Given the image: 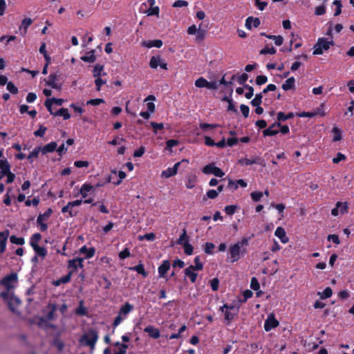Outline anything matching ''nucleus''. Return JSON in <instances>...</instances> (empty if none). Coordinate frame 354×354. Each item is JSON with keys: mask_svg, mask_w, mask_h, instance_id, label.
I'll use <instances>...</instances> for the list:
<instances>
[{"mask_svg": "<svg viewBox=\"0 0 354 354\" xmlns=\"http://www.w3.org/2000/svg\"><path fill=\"white\" fill-rule=\"evenodd\" d=\"M250 239V237H243L240 241L230 245L228 258L231 263L238 261L248 253V246Z\"/></svg>", "mask_w": 354, "mask_h": 354, "instance_id": "nucleus-1", "label": "nucleus"}, {"mask_svg": "<svg viewBox=\"0 0 354 354\" xmlns=\"http://www.w3.org/2000/svg\"><path fill=\"white\" fill-rule=\"evenodd\" d=\"M98 333L93 328H90L88 331L83 334L80 339V342L82 345L88 346L91 348V354L95 349L96 342L98 339Z\"/></svg>", "mask_w": 354, "mask_h": 354, "instance_id": "nucleus-2", "label": "nucleus"}, {"mask_svg": "<svg viewBox=\"0 0 354 354\" xmlns=\"http://www.w3.org/2000/svg\"><path fill=\"white\" fill-rule=\"evenodd\" d=\"M334 45L333 41H328L326 38H319L314 46L313 55H322L324 50H327L330 46Z\"/></svg>", "mask_w": 354, "mask_h": 354, "instance_id": "nucleus-3", "label": "nucleus"}, {"mask_svg": "<svg viewBox=\"0 0 354 354\" xmlns=\"http://www.w3.org/2000/svg\"><path fill=\"white\" fill-rule=\"evenodd\" d=\"M53 211L52 208H48L44 214H39L37 218V225L41 232H46L48 230V224L45 223Z\"/></svg>", "mask_w": 354, "mask_h": 354, "instance_id": "nucleus-4", "label": "nucleus"}, {"mask_svg": "<svg viewBox=\"0 0 354 354\" xmlns=\"http://www.w3.org/2000/svg\"><path fill=\"white\" fill-rule=\"evenodd\" d=\"M17 274L12 272L11 274L6 275L2 279L0 280L1 284L3 285L7 290H10L14 288V283L17 281Z\"/></svg>", "mask_w": 354, "mask_h": 354, "instance_id": "nucleus-5", "label": "nucleus"}, {"mask_svg": "<svg viewBox=\"0 0 354 354\" xmlns=\"http://www.w3.org/2000/svg\"><path fill=\"white\" fill-rule=\"evenodd\" d=\"M202 171L205 174H213L216 177L222 178L225 173L218 167H216L214 163H210L205 165Z\"/></svg>", "mask_w": 354, "mask_h": 354, "instance_id": "nucleus-6", "label": "nucleus"}, {"mask_svg": "<svg viewBox=\"0 0 354 354\" xmlns=\"http://www.w3.org/2000/svg\"><path fill=\"white\" fill-rule=\"evenodd\" d=\"M183 162L188 164L189 161L187 159H183L182 161L176 162L172 167H168L167 169L162 171L161 176L167 178L175 176L177 174L179 166Z\"/></svg>", "mask_w": 354, "mask_h": 354, "instance_id": "nucleus-7", "label": "nucleus"}, {"mask_svg": "<svg viewBox=\"0 0 354 354\" xmlns=\"http://www.w3.org/2000/svg\"><path fill=\"white\" fill-rule=\"evenodd\" d=\"M348 209V205L346 202H339L338 201L335 204V207L331 210V214L334 216H338L339 213L342 214H344L347 213Z\"/></svg>", "mask_w": 354, "mask_h": 354, "instance_id": "nucleus-8", "label": "nucleus"}, {"mask_svg": "<svg viewBox=\"0 0 354 354\" xmlns=\"http://www.w3.org/2000/svg\"><path fill=\"white\" fill-rule=\"evenodd\" d=\"M279 324V321L275 318L273 314H270L268 316L264 323V329L268 332L273 328L277 327Z\"/></svg>", "mask_w": 354, "mask_h": 354, "instance_id": "nucleus-9", "label": "nucleus"}, {"mask_svg": "<svg viewBox=\"0 0 354 354\" xmlns=\"http://www.w3.org/2000/svg\"><path fill=\"white\" fill-rule=\"evenodd\" d=\"M279 127H281V122L278 120L274 122L269 128L263 131V136L264 137L276 136L279 133V131L275 128H279Z\"/></svg>", "mask_w": 354, "mask_h": 354, "instance_id": "nucleus-10", "label": "nucleus"}, {"mask_svg": "<svg viewBox=\"0 0 354 354\" xmlns=\"http://www.w3.org/2000/svg\"><path fill=\"white\" fill-rule=\"evenodd\" d=\"M57 80L58 75L57 73H50L46 81V84L52 88L59 90L61 89V85L57 83Z\"/></svg>", "mask_w": 354, "mask_h": 354, "instance_id": "nucleus-11", "label": "nucleus"}, {"mask_svg": "<svg viewBox=\"0 0 354 354\" xmlns=\"http://www.w3.org/2000/svg\"><path fill=\"white\" fill-rule=\"evenodd\" d=\"M9 233L10 232L8 230H6L3 232H0V255L3 254L6 250V245Z\"/></svg>", "mask_w": 354, "mask_h": 354, "instance_id": "nucleus-12", "label": "nucleus"}, {"mask_svg": "<svg viewBox=\"0 0 354 354\" xmlns=\"http://www.w3.org/2000/svg\"><path fill=\"white\" fill-rule=\"evenodd\" d=\"M261 21L258 17H248L245 20V27L250 30L252 27L257 28L260 26Z\"/></svg>", "mask_w": 354, "mask_h": 354, "instance_id": "nucleus-13", "label": "nucleus"}, {"mask_svg": "<svg viewBox=\"0 0 354 354\" xmlns=\"http://www.w3.org/2000/svg\"><path fill=\"white\" fill-rule=\"evenodd\" d=\"M171 266L170 262L169 260H165L162 261V264L158 267V272L159 274V277L164 278L168 270H169Z\"/></svg>", "mask_w": 354, "mask_h": 354, "instance_id": "nucleus-14", "label": "nucleus"}, {"mask_svg": "<svg viewBox=\"0 0 354 354\" xmlns=\"http://www.w3.org/2000/svg\"><path fill=\"white\" fill-rule=\"evenodd\" d=\"M144 332L147 333L150 337L153 339H158L160 336L159 330L151 325L145 328Z\"/></svg>", "mask_w": 354, "mask_h": 354, "instance_id": "nucleus-15", "label": "nucleus"}, {"mask_svg": "<svg viewBox=\"0 0 354 354\" xmlns=\"http://www.w3.org/2000/svg\"><path fill=\"white\" fill-rule=\"evenodd\" d=\"M241 307V303H239V301L237 302H234L232 304H225L223 306L220 308V310L221 312H224V309H226V310L228 311H233V312H239V308Z\"/></svg>", "mask_w": 354, "mask_h": 354, "instance_id": "nucleus-16", "label": "nucleus"}, {"mask_svg": "<svg viewBox=\"0 0 354 354\" xmlns=\"http://www.w3.org/2000/svg\"><path fill=\"white\" fill-rule=\"evenodd\" d=\"M274 235L277 236L283 243H286L289 241L288 237L286 236L285 230L282 227H278L276 229Z\"/></svg>", "mask_w": 354, "mask_h": 354, "instance_id": "nucleus-17", "label": "nucleus"}, {"mask_svg": "<svg viewBox=\"0 0 354 354\" xmlns=\"http://www.w3.org/2000/svg\"><path fill=\"white\" fill-rule=\"evenodd\" d=\"M62 213L63 214H66V213H68V216H66V217H75L77 214H78V211L77 210H75L74 209V208H73V207L71 205H70V203L68 202L67 203L66 205L64 206L62 208V210H61Z\"/></svg>", "mask_w": 354, "mask_h": 354, "instance_id": "nucleus-18", "label": "nucleus"}, {"mask_svg": "<svg viewBox=\"0 0 354 354\" xmlns=\"http://www.w3.org/2000/svg\"><path fill=\"white\" fill-rule=\"evenodd\" d=\"M163 42L160 39H155V40H148L144 41L142 42V46L147 47L148 48H151L153 47L160 48L162 47Z\"/></svg>", "mask_w": 354, "mask_h": 354, "instance_id": "nucleus-19", "label": "nucleus"}, {"mask_svg": "<svg viewBox=\"0 0 354 354\" xmlns=\"http://www.w3.org/2000/svg\"><path fill=\"white\" fill-rule=\"evenodd\" d=\"M73 271H69L66 275L62 277L61 278L57 279L56 281H54L53 285L55 286H59L62 283H68L71 279Z\"/></svg>", "mask_w": 354, "mask_h": 354, "instance_id": "nucleus-20", "label": "nucleus"}, {"mask_svg": "<svg viewBox=\"0 0 354 354\" xmlns=\"http://www.w3.org/2000/svg\"><path fill=\"white\" fill-rule=\"evenodd\" d=\"M80 252L85 254L86 259H90L94 256L95 250L94 248H88L86 245H83L80 248Z\"/></svg>", "mask_w": 354, "mask_h": 354, "instance_id": "nucleus-21", "label": "nucleus"}, {"mask_svg": "<svg viewBox=\"0 0 354 354\" xmlns=\"http://www.w3.org/2000/svg\"><path fill=\"white\" fill-rule=\"evenodd\" d=\"M57 147V145L56 142H51L41 147V152L43 154L53 152L56 150Z\"/></svg>", "mask_w": 354, "mask_h": 354, "instance_id": "nucleus-22", "label": "nucleus"}, {"mask_svg": "<svg viewBox=\"0 0 354 354\" xmlns=\"http://www.w3.org/2000/svg\"><path fill=\"white\" fill-rule=\"evenodd\" d=\"M129 270L137 272V273L141 274L143 278H146L148 276V272L145 271L144 265L142 263H140L136 266L129 268Z\"/></svg>", "mask_w": 354, "mask_h": 354, "instance_id": "nucleus-23", "label": "nucleus"}, {"mask_svg": "<svg viewBox=\"0 0 354 354\" xmlns=\"http://www.w3.org/2000/svg\"><path fill=\"white\" fill-rule=\"evenodd\" d=\"M32 21L29 17H26L24 19L21 21V26L19 28V30L21 31L22 35H26L27 32V29L28 27L32 24Z\"/></svg>", "mask_w": 354, "mask_h": 354, "instance_id": "nucleus-24", "label": "nucleus"}, {"mask_svg": "<svg viewBox=\"0 0 354 354\" xmlns=\"http://www.w3.org/2000/svg\"><path fill=\"white\" fill-rule=\"evenodd\" d=\"M95 50H91L89 51L87 55L82 56L80 57L81 60L87 63H94L96 60V57L95 55Z\"/></svg>", "mask_w": 354, "mask_h": 354, "instance_id": "nucleus-25", "label": "nucleus"}, {"mask_svg": "<svg viewBox=\"0 0 354 354\" xmlns=\"http://www.w3.org/2000/svg\"><path fill=\"white\" fill-rule=\"evenodd\" d=\"M295 79L294 77L288 78L285 83L282 84V89L284 91H288L295 88Z\"/></svg>", "mask_w": 354, "mask_h": 354, "instance_id": "nucleus-26", "label": "nucleus"}, {"mask_svg": "<svg viewBox=\"0 0 354 354\" xmlns=\"http://www.w3.org/2000/svg\"><path fill=\"white\" fill-rule=\"evenodd\" d=\"M0 169L1 174H2L3 175L8 174V173L10 171V166L6 159L1 160Z\"/></svg>", "mask_w": 354, "mask_h": 354, "instance_id": "nucleus-27", "label": "nucleus"}, {"mask_svg": "<svg viewBox=\"0 0 354 354\" xmlns=\"http://www.w3.org/2000/svg\"><path fill=\"white\" fill-rule=\"evenodd\" d=\"M194 271L196 270L189 269V266L184 270L185 274L189 278L192 283H195L198 277V274Z\"/></svg>", "mask_w": 354, "mask_h": 354, "instance_id": "nucleus-28", "label": "nucleus"}, {"mask_svg": "<svg viewBox=\"0 0 354 354\" xmlns=\"http://www.w3.org/2000/svg\"><path fill=\"white\" fill-rule=\"evenodd\" d=\"M48 308L50 310L46 315V319L48 320H53L55 318V314L57 310V306L54 304H49Z\"/></svg>", "mask_w": 354, "mask_h": 354, "instance_id": "nucleus-29", "label": "nucleus"}, {"mask_svg": "<svg viewBox=\"0 0 354 354\" xmlns=\"http://www.w3.org/2000/svg\"><path fill=\"white\" fill-rule=\"evenodd\" d=\"M94 187L90 184L84 183L82 185L80 193L83 198L87 196V193L90 192Z\"/></svg>", "mask_w": 354, "mask_h": 354, "instance_id": "nucleus-30", "label": "nucleus"}, {"mask_svg": "<svg viewBox=\"0 0 354 354\" xmlns=\"http://www.w3.org/2000/svg\"><path fill=\"white\" fill-rule=\"evenodd\" d=\"M294 117L292 112H289L288 114H285L283 112H279L277 113V119L280 122L281 121H286V120L291 119Z\"/></svg>", "mask_w": 354, "mask_h": 354, "instance_id": "nucleus-31", "label": "nucleus"}, {"mask_svg": "<svg viewBox=\"0 0 354 354\" xmlns=\"http://www.w3.org/2000/svg\"><path fill=\"white\" fill-rule=\"evenodd\" d=\"M133 306L131 304L127 302L123 306H122V307L120 308L119 314L120 315H126L129 314L133 310Z\"/></svg>", "mask_w": 354, "mask_h": 354, "instance_id": "nucleus-32", "label": "nucleus"}, {"mask_svg": "<svg viewBox=\"0 0 354 354\" xmlns=\"http://www.w3.org/2000/svg\"><path fill=\"white\" fill-rule=\"evenodd\" d=\"M160 56H152L149 61V66L153 69H156L160 65Z\"/></svg>", "mask_w": 354, "mask_h": 354, "instance_id": "nucleus-33", "label": "nucleus"}, {"mask_svg": "<svg viewBox=\"0 0 354 354\" xmlns=\"http://www.w3.org/2000/svg\"><path fill=\"white\" fill-rule=\"evenodd\" d=\"M195 265H190L189 269L195 270L196 271L202 270L203 268V264L200 261V257L197 256L194 258Z\"/></svg>", "mask_w": 354, "mask_h": 354, "instance_id": "nucleus-34", "label": "nucleus"}, {"mask_svg": "<svg viewBox=\"0 0 354 354\" xmlns=\"http://www.w3.org/2000/svg\"><path fill=\"white\" fill-rule=\"evenodd\" d=\"M203 250L206 254H213L215 245L212 242H206L203 246Z\"/></svg>", "mask_w": 354, "mask_h": 354, "instance_id": "nucleus-35", "label": "nucleus"}, {"mask_svg": "<svg viewBox=\"0 0 354 354\" xmlns=\"http://www.w3.org/2000/svg\"><path fill=\"white\" fill-rule=\"evenodd\" d=\"M55 116H62L64 120H68L71 118V115L66 108H61L57 111L55 112Z\"/></svg>", "mask_w": 354, "mask_h": 354, "instance_id": "nucleus-36", "label": "nucleus"}, {"mask_svg": "<svg viewBox=\"0 0 354 354\" xmlns=\"http://www.w3.org/2000/svg\"><path fill=\"white\" fill-rule=\"evenodd\" d=\"M32 248L35 253L41 257H45L47 255V250L44 247L35 244Z\"/></svg>", "mask_w": 354, "mask_h": 354, "instance_id": "nucleus-37", "label": "nucleus"}, {"mask_svg": "<svg viewBox=\"0 0 354 354\" xmlns=\"http://www.w3.org/2000/svg\"><path fill=\"white\" fill-rule=\"evenodd\" d=\"M262 99L263 93H257L254 98L251 100L250 104L252 106H257V105H261L262 103Z\"/></svg>", "mask_w": 354, "mask_h": 354, "instance_id": "nucleus-38", "label": "nucleus"}, {"mask_svg": "<svg viewBox=\"0 0 354 354\" xmlns=\"http://www.w3.org/2000/svg\"><path fill=\"white\" fill-rule=\"evenodd\" d=\"M241 165H251L253 164L259 163L258 158L249 159L248 158H241L239 160Z\"/></svg>", "mask_w": 354, "mask_h": 354, "instance_id": "nucleus-39", "label": "nucleus"}, {"mask_svg": "<svg viewBox=\"0 0 354 354\" xmlns=\"http://www.w3.org/2000/svg\"><path fill=\"white\" fill-rule=\"evenodd\" d=\"M208 81L203 77L198 78L195 81V86L198 88H207Z\"/></svg>", "mask_w": 354, "mask_h": 354, "instance_id": "nucleus-40", "label": "nucleus"}, {"mask_svg": "<svg viewBox=\"0 0 354 354\" xmlns=\"http://www.w3.org/2000/svg\"><path fill=\"white\" fill-rule=\"evenodd\" d=\"M268 39L274 40L275 45L278 46L282 45L283 42V37L281 35H270L269 36H268Z\"/></svg>", "mask_w": 354, "mask_h": 354, "instance_id": "nucleus-41", "label": "nucleus"}, {"mask_svg": "<svg viewBox=\"0 0 354 354\" xmlns=\"http://www.w3.org/2000/svg\"><path fill=\"white\" fill-rule=\"evenodd\" d=\"M10 241L13 244L19 245H22L25 243V240L24 238L17 237L15 235H12L10 237Z\"/></svg>", "mask_w": 354, "mask_h": 354, "instance_id": "nucleus-42", "label": "nucleus"}, {"mask_svg": "<svg viewBox=\"0 0 354 354\" xmlns=\"http://www.w3.org/2000/svg\"><path fill=\"white\" fill-rule=\"evenodd\" d=\"M104 70V66L100 64H96L93 70V75L94 77H98L101 76V73Z\"/></svg>", "mask_w": 354, "mask_h": 354, "instance_id": "nucleus-43", "label": "nucleus"}, {"mask_svg": "<svg viewBox=\"0 0 354 354\" xmlns=\"http://www.w3.org/2000/svg\"><path fill=\"white\" fill-rule=\"evenodd\" d=\"M332 294H333V290L330 287L326 288L322 293L321 292L318 293V295H320V298L322 299L330 297Z\"/></svg>", "mask_w": 354, "mask_h": 354, "instance_id": "nucleus-44", "label": "nucleus"}, {"mask_svg": "<svg viewBox=\"0 0 354 354\" xmlns=\"http://www.w3.org/2000/svg\"><path fill=\"white\" fill-rule=\"evenodd\" d=\"M41 239V235L39 233L34 234L31 236L30 241V244L31 247L33 248V245L35 244L38 245V243L40 241Z\"/></svg>", "mask_w": 354, "mask_h": 354, "instance_id": "nucleus-45", "label": "nucleus"}, {"mask_svg": "<svg viewBox=\"0 0 354 354\" xmlns=\"http://www.w3.org/2000/svg\"><path fill=\"white\" fill-rule=\"evenodd\" d=\"M276 52H277V50L273 46L269 48L268 46H266L260 50V54L261 55H266V54L274 55L276 53Z\"/></svg>", "mask_w": 354, "mask_h": 354, "instance_id": "nucleus-46", "label": "nucleus"}, {"mask_svg": "<svg viewBox=\"0 0 354 354\" xmlns=\"http://www.w3.org/2000/svg\"><path fill=\"white\" fill-rule=\"evenodd\" d=\"M189 241V237L187 235V231L185 229H183L182 234L180 236L179 239L177 241V243L179 245H183L185 242Z\"/></svg>", "mask_w": 354, "mask_h": 354, "instance_id": "nucleus-47", "label": "nucleus"}, {"mask_svg": "<svg viewBox=\"0 0 354 354\" xmlns=\"http://www.w3.org/2000/svg\"><path fill=\"white\" fill-rule=\"evenodd\" d=\"M319 114L318 111H303L297 113V116L300 118H313Z\"/></svg>", "mask_w": 354, "mask_h": 354, "instance_id": "nucleus-48", "label": "nucleus"}, {"mask_svg": "<svg viewBox=\"0 0 354 354\" xmlns=\"http://www.w3.org/2000/svg\"><path fill=\"white\" fill-rule=\"evenodd\" d=\"M7 90L13 95H16L19 93L18 88L12 82H8L7 83Z\"/></svg>", "mask_w": 354, "mask_h": 354, "instance_id": "nucleus-49", "label": "nucleus"}, {"mask_svg": "<svg viewBox=\"0 0 354 354\" xmlns=\"http://www.w3.org/2000/svg\"><path fill=\"white\" fill-rule=\"evenodd\" d=\"M237 209H238L237 205H230L225 206L224 211L226 213V214L231 216L235 213V212Z\"/></svg>", "mask_w": 354, "mask_h": 354, "instance_id": "nucleus-50", "label": "nucleus"}, {"mask_svg": "<svg viewBox=\"0 0 354 354\" xmlns=\"http://www.w3.org/2000/svg\"><path fill=\"white\" fill-rule=\"evenodd\" d=\"M77 259H70L68 261V268L71 269L70 271H73V273L77 269Z\"/></svg>", "mask_w": 354, "mask_h": 354, "instance_id": "nucleus-51", "label": "nucleus"}, {"mask_svg": "<svg viewBox=\"0 0 354 354\" xmlns=\"http://www.w3.org/2000/svg\"><path fill=\"white\" fill-rule=\"evenodd\" d=\"M333 4L336 6L334 16L339 15L342 12V7L341 1L340 0H335L333 2Z\"/></svg>", "mask_w": 354, "mask_h": 354, "instance_id": "nucleus-52", "label": "nucleus"}, {"mask_svg": "<svg viewBox=\"0 0 354 354\" xmlns=\"http://www.w3.org/2000/svg\"><path fill=\"white\" fill-rule=\"evenodd\" d=\"M244 88H245L246 90H248V91L245 93V97L247 98V99H251L252 97L254 95V88L252 86L248 85V84H244Z\"/></svg>", "mask_w": 354, "mask_h": 354, "instance_id": "nucleus-53", "label": "nucleus"}, {"mask_svg": "<svg viewBox=\"0 0 354 354\" xmlns=\"http://www.w3.org/2000/svg\"><path fill=\"white\" fill-rule=\"evenodd\" d=\"M184 252L187 255H192L193 254V246L188 242L183 243Z\"/></svg>", "mask_w": 354, "mask_h": 354, "instance_id": "nucleus-54", "label": "nucleus"}, {"mask_svg": "<svg viewBox=\"0 0 354 354\" xmlns=\"http://www.w3.org/2000/svg\"><path fill=\"white\" fill-rule=\"evenodd\" d=\"M239 312H233V311H228L226 310L225 312V319L228 321V322H231L235 316L238 315Z\"/></svg>", "mask_w": 354, "mask_h": 354, "instance_id": "nucleus-55", "label": "nucleus"}, {"mask_svg": "<svg viewBox=\"0 0 354 354\" xmlns=\"http://www.w3.org/2000/svg\"><path fill=\"white\" fill-rule=\"evenodd\" d=\"M253 295L252 291L250 290H246L243 292V298L242 299L239 300V303H243L245 302L248 299L251 298Z\"/></svg>", "mask_w": 354, "mask_h": 354, "instance_id": "nucleus-56", "label": "nucleus"}, {"mask_svg": "<svg viewBox=\"0 0 354 354\" xmlns=\"http://www.w3.org/2000/svg\"><path fill=\"white\" fill-rule=\"evenodd\" d=\"M41 147H35L27 156L28 160L32 159V158H37L39 152L41 151Z\"/></svg>", "mask_w": 354, "mask_h": 354, "instance_id": "nucleus-57", "label": "nucleus"}, {"mask_svg": "<svg viewBox=\"0 0 354 354\" xmlns=\"http://www.w3.org/2000/svg\"><path fill=\"white\" fill-rule=\"evenodd\" d=\"M254 6L261 11L265 10V8L268 6V3L266 1H261V0H254Z\"/></svg>", "mask_w": 354, "mask_h": 354, "instance_id": "nucleus-58", "label": "nucleus"}, {"mask_svg": "<svg viewBox=\"0 0 354 354\" xmlns=\"http://www.w3.org/2000/svg\"><path fill=\"white\" fill-rule=\"evenodd\" d=\"M47 130V128L43 125H40L39 129L34 132L36 137H43Z\"/></svg>", "mask_w": 354, "mask_h": 354, "instance_id": "nucleus-59", "label": "nucleus"}, {"mask_svg": "<svg viewBox=\"0 0 354 354\" xmlns=\"http://www.w3.org/2000/svg\"><path fill=\"white\" fill-rule=\"evenodd\" d=\"M155 239H156V234L153 232L147 233L143 236H140L139 238V239L140 241L145 239V240L149 241H153L155 240Z\"/></svg>", "mask_w": 354, "mask_h": 354, "instance_id": "nucleus-60", "label": "nucleus"}, {"mask_svg": "<svg viewBox=\"0 0 354 354\" xmlns=\"http://www.w3.org/2000/svg\"><path fill=\"white\" fill-rule=\"evenodd\" d=\"M250 288L256 291L260 289V284L257 279L254 277L251 279Z\"/></svg>", "mask_w": 354, "mask_h": 354, "instance_id": "nucleus-61", "label": "nucleus"}, {"mask_svg": "<svg viewBox=\"0 0 354 354\" xmlns=\"http://www.w3.org/2000/svg\"><path fill=\"white\" fill-rule=\"evenodd\" d=\"M195 35H196V39L197 41H202L205 37L206 31L205 30L201 29L199 28Z\"/></svg>", "mask_w": 354, "mask_h": 354, "instance_id": "nucleus-62", "label": "nucleus"}, {"mask_svg": "<svg viewBox=\"0 0 354 354\" xmlns=\"http://www.w3.org/2000/svg\"><path fill=\"white\" fill-rule=\"evenodd\" d=\"M255 82L257 85H262L268 82V77L266 75H260L257 76Z\"/></svg>", "mask_w": 354, "mask_h": 354, "instance_id": "nucleus-63", "label": "nucleus"}, {"mask_svg": "<svg viewBox=\"0 0 354 354\" xmlns=\"http://www.w3.org/2000/svg\"><path fill=\"white\" fill-rule=\"evenodd\" d=\"M250 196L252 199L255 201L258 202L261 200V198L263 196V192H253L250 194Z\"/></svg>", "mask_w": 354, "mask_h": 354, "instance_id": "nucleus-64", "label": "nucleus"}]
</instances>
